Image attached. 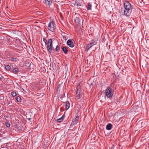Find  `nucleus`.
Here are the masks:
<instances>
[{"mask_svg": "<svg viewBox=\"0 0 149 149\" xmlns=\"http://www.w3.org/2000/svg\"><path fill=\"white\" fill-rule=\"evenodd\" d=\"M124 6L123 10H124V14L127 16H129L131 12V5L129 1H126L124 3Z\"/></svg>", "mask_w": 149, "mask_h": 149, "instance_id": "1", "label": "nucleus"}, {"mask_svg": "<svg viewBox=\"0 0 149 149\" xmlns=\"http://www.w3.org/2000/svg\"><path fill=\"white\" fill-rule=\"evenodd\" d=\"M81 86L79 84L76 88V98L77 100L80 99L82 97V94L81 93Z\"/></svg>", "mask_w": 149, "mask_h": 149, "instance_id": "2", "label": "nucleus"}, {"mask_svg": "<svg viewBox=\"0 0 149 149\" xmlns=\"http://www.w3.org/2000/svg\"><path fill=\"white\" fill-rule=\"evenodd\" d=\"M56 24L54 22L52 21L50 22L48 26V29L52 32H55V29L56 28Z\"/></svg>", "mask_w": 149, "mask_h": 149, "instance_id": "3", "label": "nucleus"}, {"mask_svg": "<svg viewBox=\"0 0 149 149\" xmlns=\"http://www.w3.org/2000/svg\"><path fill=\"white\" fill-rule=\"evenodd\" d=\"M47 45V50L49 53L52 52V40L51 39H49L48 40Z\"/></svg>", "mask_w": 149, "mask_h": 149, "instance_id": "4", "label": "nucleus"}, {"mask_svg": "<svg viewBox=\"0 0 149 149\" xmlns=\"http://www.w3.org/2000/svg\"><path fill=\"white\" fill-rule=\"evenodd\" d=\"M105 94L108 97H111L113 95V94L111 92V88L109 87H108L105 91Z\"/></svg>", "mask_w": 149, "mask_h": 149, "instance_id": "5", "label": "nucleus"}, {"mask_svg": "<svg viewBox=\"0 0 149 149\" xmlns=\"http://www.w3.org/2000/svg\"><path fill=\"white\" fill-rule=\"evenodd\" d=\"M67 45L70 47H73L74 46V44L72 41L71 39H69L67 42Z\"/></svg>", "mask_w": 149, "mask_h": 149, "instance_id": "6", "label": "nucleus"}, {"mask_svg": "<svg viewBox=\"0 0 149 149\" xmlns=\"http://www.w3.org/2000/svg\"><path fill=\"white\" fill-rule=\"evenodd\" d=\"M44 3L46 5L49 6L52 3V0H44L43 1Z\"/></svg>", "mask_w": 149, "mask_h": 149, "instance_id": "7", "label": "nucleus"}, {"mask_svg": "<svg viewBox=\"0 0 149 149\" xmlns=\"http://www.w3.org/2000/svg\"><path fill=\"white\" fill-rule=\"evenodd\" d=\"M95 44V43H94H94L93 45H92V44H93V43H90L86 45V50L87 51H88L89 50V49H90L93 45H94V44Z\"/></svg>", "mask_w": 149, "mask_h": 149, "instance_id": "8", "label": "nucleus"}, {"mask_svg": "<svg viewBox=\"0 0 149 149\" xmlns=\"http://www.w3.org/2000/svg\"><path fill=\"white\" fill-rule=\"evenodd\" d=\"M66 110L68 109L70 107V103L68 101H66L65 102H63Z\"/></svg>", "mask_w": 149, "mask_h": 149, "instance_id": "9", "label": "nucleus"}, {"mask_svg": "<svg viewBox=\"0 0 149 149\" xmlns=\"http://www.w3.org/2000/svg\"><path fill=\"white\" fill-rule=\"evenodd\" d=\"M74 21L78 25H80L81 24V22L79 17H76L74 20Z\"/></svg>", "mask_w": 149, "mask_h": 149, "instance_id": "10", "label": "nucleus"}, {"mask_svg": "<svg viewBox=\"0 0 149 149\" xmlns=\"http://www.w3.org/2000/svg\"><path fill=\"white\" fill-rule=\"evenodd\" d=\"M112 127V125L111 123H109L106 126V128L107 130H110Z\"/></svg>", "mask_w": 149, "mask_h": 149, "instance_id": "11", "label": "nucleus"}, {"mask_svg": "<svg viewBox=\"0 0 149 149\" xmlns=\"http://www.w3.org/2000/svg\"><path fill=\"white\" fill-rule=\"evenodd\" d=\"M60 49V47H59V46L58 45H57L56 46V48L55 49H53V51L54 52H58L59 51Z\"/></svg>", "mask_w": 149, "mask_h": 149, "instance_id": "12", "label": "nucleus"}, {"mask_svg": "<svg viewBox=\"0 0 149 149\" xmlns=\"http://www.w3.org/2000/svg\"><path fill=\"white\" fill-rule=\"evenodd\" d=\"M92 6V5L91 3H88L86 6L87 9L88 10H91Z\"/></svg>", "mask_w": 149, "mask_h": 149, "instance_id": "13", "label": "nucleus"}, {"mask_svg": "<svg viewBox=\"0 0 149 149\" xmlns=\"http://www.w3.org/2000/svg\"><path fill=\"white\" fill-rule=\"evenodd\" d=\"M62 50L63 52L65 54L68 52V50L65 47H63L62 48Z\"/></svg>", "mask_w": 149, "mask_h": 149, "instance_id": "14", "label": "nucleus"}, {"mask_svg": "<svg viewBox=\"0 0 149 149\" xmlns=\"http://www.w3.org/2000/svg\"><path fill=\"white\" fill-rule=\"evenodd\" d=\"M10 60L11 61L14 62H17L19 61V60L17 58L14 57L11 58Z\"/></svg>", "mask_w": 149, "mask_h": 149, "instance_id": "15", "label": "nucleus"}, {"mask_svg": "<svg viewBox=\"0 0 149 149\" xmlns=\"http://www.w3.org/2000/svg\"><path fill=\"white\" fill-rule=\"evenodd\" d=\"M64 119L63 117V116L61 117L58 119L57 120V121L58 122L60 123Z\"/></svg>", "mask_w": 149, "mask_h": 149, "instance_id": "16", "label": "nucleus"}, {"mask_svg": "<svg viewBox=\"0 0 149 149\" xmlns=\"http://www.w3.org/2000/svg\"><path fill=\"white\" fill-rule=\"evenodd\" d=\"M74 5L75 6H81V4L80 3H79L78 1H76L74 3Z\"/></svg>", "mask_w": 149, "mask_h": 149, "instance_id": "17", "label": "nucleus"}, {"mask_svg": "<svg viewBox=\"0 0 149 149\" xmlns=\"http://www.w3.org/2000/svg\"><path fill=\"white\" fill-rule=\"evenodd\" d=\"M97 40V38H95V39H93L92 41V42H91V43H93V44H92V45H93V43H95V44H94V45H96V43H97V42H96V41Z\"/></svg>", "mask_w": 149, "mask_h": 149, "instance_id": "18", "label": "nucleus"}, {"mask_svg": "<svg viewBox=\"0 0 149 149\" xmlns=\"http://www.w3.org/2000/svg\"><path fill=\"white\" fill-rule=\"evenodd\" d=\"M32 114V113L31 112H29L28 113L26 114V118H29L30 117H31V114Z\"/></svg>", "mask_w": 149, "mask_h": 149, "instance_id": "19", "label": "nucleus"}, {"mask_svg": "<svg viewBox=\"0 0 149 149\" xmlns=\"http://www.w3.org/2000/svg\"><path fill=\"white\" fill-rule=\"evenodd\" d=\"M11 95L13 97H14L17 95V93L16 91H13L11 93Z\"/></svg>", "mask_w": 149, "mask_h": 149, "instance_id": "20", "label": "nucleus"}, {"mask_svg": "<svg viewBox=\"0 0 149 149\" xmlns=\"http://www.w3.org/2000/svg\"><path fill=\"white\" fill-rule=\"evenodd\" d=\"M18 72V69L17 68H14L13 69V72L17 73Z\"/></svg>", "mask_w": 149, "mask_h": 149, "instance_id": "21", "label": "nucleus"}, {"mask_svg": "<svg viewBox=\"0 0 149 149\" xmlns=\"http://www.w3.org/2000/svg\"><path fill=\"white\" fill-rule=\"evenodd\" d=\"M16 100H17V101L18 102H20L21 101V98L19 96H17L16 97Z\"/></svg>", "mask_w": 149, "mask_h": 149, "instance_id": "22", "label": "nucleus"}, {"mask_svg": "<svg viewBox=\"0 0 149 149\" xmlns=\"http://www.w3.org/2000/svg\"><path fill=\"white\" fill-rule=\"evenodd\" d=\"M10 65H6L5 67V68L8 70H9L10 69Z\"/></svg>", "mask_w": 149, "mask_h": 149, "instance_id": "23", "label": "nucleus"}, {"mask_svg": "<svg viewBox=\"0 0 149 149\" xmlns=\"http://www.w3.org/2000/svg\"><path fill=\"white\" fill-rule=\"evenodd\" d=\"M79 117L78 116H77L75 118L74 120L75 121V122L76 123H77V122H78Z\"/></svg>", "mask_w": 149, "mask_h": 149, "instance_id": "24", "label": "nucleus"}, {"mask_svg": "<svg viewBox=\"0 0 149 149\" xmlns=\"http://www.w3.org/2000/svg\"><path fill=\"white\" fill-rule=\"evenodd\" d=\"M4 80V78L1 74H0V80L2 81H3Z\"/></svg>", "mask_w": 149, "mask_h": 149, "instance_id": "25", "label": "nucleus"}, {"mask_svg": "<svg viewBox=\"0 0 149 149\" xmlns=\"http://www.w3.org/2000/svg\"><path fill=\"white\" fill-rule=\"evenodd\" d=\"M5 124L6 125V126L7 127H10V125L9 122H6L5 123Z\"/></svg>", "mask_w": 149, "mask_h": 149, "instance_id": "26", "label": "nucleus"}, {"mask_svg": "<svg viewBox=\"0 0 149 149\" xmlns=\"http://www.w3.org/2000/svg\"><path fill=\"white\" fill-rule=\"evenodd\" d=\"M12 101L11 100H10L9 101V103H8V104L9 106H11L12 105Z\"/></svg>", "mask_w": 149, "mask_h": 149, "instance_id": "27", "label": "nucleus"}, {"mask_svg": "<svg viewBox=\"0 0 149 149\" xmlns=\"http://www.w3.org/2000/svg\"><path fill=\"white\" fill-rule=\"evenodd\" d=\"M43 41L45 43V44H47V41L45 38H43Z\"/></svg>", "mask_w": 149, "mask_h": 149, "instance_id": "28", "label": "nucleus"}, {"mask_svg": "<svg viewBox=\"0 0 149 149\" xmlns=\"http://www.w3.org/2000/svg\"><path fill=\"white\" fill-rule=\"evenodd\" d=\"M26 119L30 120L31 119V117H30L29 118H26Z\"/></svg>", "mask_w": 149, "mask_h": 149, "instance_id": "29", "label": "nucleus"}, {"mask_svg": "<svg viewBox=\"0 0 149 149\" xmlns=\"http://www.w3.org/2000/svg\"><path fill=\"white\" fill-rule=\"evenodd\" d=\"M5 117H6V118H8L9 117V116L8 115H5Z\"/></svg>", "mask_w": 149, "mask_h": 149, "instance_id": "30", "label": "nucleus"}, {"mask_svg": "<svg viewBox=\"0 0 149 149\" xmlns=\"http://www.w3.org/2000/svg\"><path fill=\"white\" fill-rule=\"evenodd\" d=\"M114 146L113 145L111 147V149H114Z\"/></svg>", "mask_w": 149, "mask_h": 149, "instance_id": "31", "label": "nucleus"}, {"mask_svg": "<svg viewBox=\"0 0 149 149\" xmlns=\"http://www.w3.org/2000/svg\"><path fill=\"white\" fill-rule=\"evenodd\" d=\"M18 129L19 130V131H22V130L21 129Z\"/></svg>", "mask_w": 149, "mask_h": 149, "instance_id": "32", "label": "nucleus"}, {"mask_svg": "<svg viewBox=\"0 0 149 149\" xmlns=\"http://www.w3.org/2000/svg\"><path fill=\"white\" fill-rule=\"evenodd\" d=\"M2 29V28L1 27H0V30L1 29Z\"/></svg>", "mask_w": 149, "mask_h": 149, "instance_id": "33", "label": "nucleus"}, {"mask_svg": "<svg viewBox=\"0 0 149 149\" xmlns=\"http://www.w3.org/2000/svg\"><path fill=\"white\" fill-rule=\"evenodd\" d=\"M2 136L1 135V134H0V137H1Z\"/></svg>", "mask_w": 149, "mask_h": 149, "instance_id": "34", "label": "nucleus"}, {"mask_svg": "<svg viewBox=\"0 0 149 149\" xmlns=\"http://www.w3.org/2000/svg\"><path fill=\"white\" fill-rule=\"evenodd\" d=\"M121 10H123V8Z\"/></svg>", "mask_w": 149, "mask_h": 149, "instance_id": "35", "label": "nucleus"}, {"mask_svg": "<svg viewBox=\"0 0 149 149\" xmlns=\"http://www.w3.org/2000/svg\"><path fill=\"white\" fill-rule=\"evenodd\" d=\"M2 130H0V132H1V131H2Z\"/></svg>", "mask_w": 149, "mask_h": 149, "instance_id": "36", "label": "nucleus"}, {"mask_svg": "<svg viewBox=\"0 0 149 149\" xmlns=\"http://www.w3.org/2000/svg\"><path fill=\"white\" fill-rule=\"evenodd\" d=\"M23 91H24V90L23 89H22Z\"/></svg>", "mask_w": 149, "mask_h": 149, "instance_id": "37", "label": "nucleus"}]
</instances>
